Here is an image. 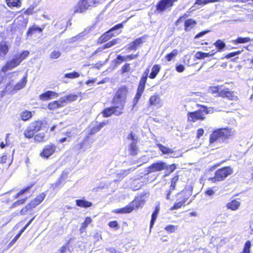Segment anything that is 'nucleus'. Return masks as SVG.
<instances>
[{
	"label": "nucleus",
	"mask_w": 253,
	"mask_h": 253,
	"mask_svg": "<svg viewBox=\"0 0 253 253\" xmlns=\"http://www.w3.org/2000/svg\"><path fill=\"white\" fill-rule=\"evenodd\" d=\"M29 53L28 50H24L17 53L14 55L13 58L8 61L6 64L1 68V72L4 73L8 70H12L14 68L17 67L23 60L28 56Z\"/></svg>",
	"instance_id": "1"
},
{
	"label": "nucleus",
	"mask_w": 253,
	"mask_h": 253,
	"mask_svg": "<svg viewBox=\"0 0 253 253\" xmlns=\"http://www.w3.org/2000/svg\"><path fill=\"white\" fill-rule=\"evenodd\" d=\"M235 133L234 130L228 128H221L214 130L210 135V143L212 144L220 138H228L233 136Z\"/></svg>",
	"instance_id": "2"
},
{
	"label": "nucleus",
	"mask_w": 253,
	"mask_h": 253,
	"mask_svg": "<svg viewBox=\"0 0 253 253\" xmlns=\"http://www.w3.org/2000/svg\"><path fill=\"white\" fill-rule=\"evenodd\" d=\"M203 109L198 110L195 112H188L187 114L188 121L195 122L197 121H203L205 119V115L213 113V109L207 108L206 106H202Z\"/></svg>",
	"instance_id": "3"
},
{
	"label": "nucleus",
	"mask_w": 253,
	"mask_h": 253,
	"mask_svg": "<svg viewBox=\"0 0 253 253\" xmlns=\"http://www.w3.org/2000/svg\"><path fill=\"white\" fill-rule=\"evenodd\" d=\"M148 192H144L135 197L134 200L127 206V213L130 212L133 210H136L140 207H142L144 205L147 198L148 197Z\"/></svg>",
	"instance_id": "4"
},
{
	"label": "nucleus",
	"mask_w": 253,
	"mask_h": 253,
	"mask_svg": "<svg viewBox=\"0 0 253 253\" xmlns=\"http://www.w3.org/2000/svg\"><path fill=\"white\" fill-rule=\"evenodd\" d=\"M233 173V169L230 167H225L218 169L215 173L214 176L212 178L214 182L223 180L228 175Z\"/></svg>",
	"instance_id": "5"
},
{
	"label": "nucleus",
	"mask_w": 253,
	"mask_h": 253,
	"mask_svg": "<svg viewBox=\"0 0 253 253\" xmlns=\"http://www.w3.org/2000/svg\"><path fill=\"white\" fill-rule=\"evenodd\" d=\"M127 139L130 141L129 145V153L131 155H136L138 154L139 149L137 143L139 141L138 137L135 133H131L127 137Z\"/></svg>",
	"instance_id": "6"
},
{
	"label": "nucleus",
	"mask_w": 253,
	"mask_h": 253,
	"mask_svg": "<svg viewBox=\"0 0 253 253\" xmlns=\"http://www.w3.org/2000/svg\"><path fill=\"white\" fill-rule=\"evenodd\" d=\"M123 27L124 26L123 24H119L116 25L111 30L107 31L105 34L101 36L99 40V42L100 43H102L109 40L113 36H115V34L117 35L120 32V31H119L118 30L123 28Z\"/></svg>",
	"instance_id": "7"
},
{
	"label": "nucleus",
	"mask_w": 253,
	"mask_h": 253,
	"mask_svg": "<svg viewBox=\"0 0 253 253\" xmlns=\"http://www.w3.org/2000/svg\"><path fill=\"white\" fill-rule=\"evenodd\" d=\"M124 110V106H117L105 109L102 112L103 116L105 118L109 117L112 114L119 116L120 115Z\"/></svg>",
	"instance_id": "8"
},
{
	"label": "nucleus",
	"mask_w": 253,
	"mask_h": 253,
	"mask_svg": "<svg viewBox=\"0 0 253 253\" xmlns=\"http://www.w3.org/2000/svg\"><path fill=\"white\" fill-rule=\"evenodd\" d=\"M126 95V88L123 87L120 88L116 92L114 98V103L116 104H120V106H125V99Z\"/></svg>",
	"instance_id": "9"
},
{
	"label": "nucleus",
	"mask_w": 253,
	"mask_h": 253,
	"mask_svg": "<svg viewBox=\"0 0 253 253\" xmlns=\"http://www.w3.org/2000/svg\"><path fill=\"white\" fill-rule=\"evenodd\" d=\"M56 151V146L52 143L46 145L40 153V156L47 159L52 155Z\"/></svg>",
	"instance_id": "10"
},
{
	"label": "nucleus",
	"mask_w": 253,
	"mask_h": 253,
	"mask_svg": "<svg viewBox=\"0 0 253 253\" xmlns=\"http://www.w3.org/2000/svg\"><path fill=\"white\" fill-rule=\"evenodd\" d=\"M177 0H160L156 5V10L159 12L165 11L173 6V3Z\"/></svg>",
	"instance_id": "11"
},
{
	"label": "nucleus",
	"mask_w": 253,
	"mask_h": 253,
	"mask_svg": "<svg viewBox=\"0 0 253 253\" xmlns=\"http://www.w3.org/2000/svg\"><path fill=\"white\" fill-rule=\"evenodd\" d=\"M219 96L222 97H226L228 99L232 100H236L238 98L235 93L233 91H229L228 88H225L221 90L219 92Z\"/></svg>",
	"instance_id": "12"
},
{
	"label": "nucleus",
	"mask_w": 253,
	"mask_h": 253,
	"mask_svg": "<svg viewBox=\"0 0 253 253\" xmlns=\"http://www.w3.org/2000/svg\"><path fill=\"white\" fill-rule=\"evenodd\" d=\"M149 105L160 108L163 106V102L159 95L155 94L151 96L149 100Z\"/></svg>",
	"instance_id": "13"
},
{
	"label": "nucleus",
	"mask_w": 253,
	"mask_h": 253,
	"mask_svg": "<svg viewBox=\"0 0 253 253\" xmlns=\"http://www.w3.org/2000/svg\"><path fill=\"white\" fill-rule=\"evenodd\" d=\"M88 7L89 6L84 0H80L74 7V12L75 13H81L86 10Z\"/></svg>",
	"instance_id": "14"
},
{
	"label": "nucleus",
	"mask_w": 253,
	"mask_h": 253,
	"mask_svg": "<svg viewBox=\"0 0 253 253\" xmlns=\"http://www.w3.org/2000/svg\"><path fill=\"white\" fill-rule=\"evenodd\" d=\"M45 196L46 194L45 193H41L29 203L30 206H32V208H35L42 202L45 198Z\"/></svg>",
	"instance_id": "15"
},
{
	"label": "nucleus",
	"mask_w": 253,
	"mask_h": 253,
	"mask_svg": "<svg viewBox=\"0 0 253 253\" xmlns=\"http://www.w3.org/2000/svg\"><path fill=\"white\" fill-rule=\"evenodd\" d=\"M166 168V164L164 162H159L152 164L149 168V172H155L165 169Z\"/></svg>",
	"instance_id": "16"
},
{
	"label": "nucleus",
	"mask_w": 253,
	"mask_h": 253,
	"mask_svg": "<svg viewBox=\"0 0 253 253\" xmlns=\"http://www.w3.org/2000/svg\"><path fill=\"white\" fill-rule=\"evenodd\" d=\"M58 96V93L52 91H47L41 94L39 96V98L41 100H48Z\"/></svg>",
	"instance_id": "17"
},
{
	"label": "nucleus",
	"mask_w": 253,
	"mask_h": 253,
	"mask_svg": "<svg viewBox=\"0 0 253 253\" xmlns=\"http://www.w3.org/2000/svg\"><path fill=\"white\" fill-rule=\"evenodd\" d=\"M9 47L4 41L0 42V59H4L8 53Z\"/></svg>",
	"instance_id": "18"
},
{
	"label": "nucleus",
	"mask_w": 253,
	"mask_h": 253,
	"mask_svg": "<svg viewBox=\"0 0 253 253\" xmlns=\"http://www.w3.org/2000/svg\"><path fill=\"white\" fill-rule=\"evenodd\" d=\"M218 1V0H197L193 6H192L190 8V10L193 11L196 8H199V6L202 5H205L209 3L214 2Z\"/></svg>",
	"instance_id": "19"
},
{
	"label": "nucleus",
	"mask_w": 253,
	"mask_h": 253,
	"mask_svg": "<svg viewBox=\"0 0 253 253\" xmlns=\"http://www.w3.org/2000/svg\"><path fill=\"white\" fill-rule=\"evenodd\" d=\"M241 205V203L239 200H233L226 204V207L228 209L232 211L237 210Z\"/></svg>",
	"instance_id": "20"
},
{
	"label": "nucleus",
	"mask_w": 253,
	"mask_h": 253,
	"mask_svg": "<svg viewBox=\"0 0 253 253\" xmlns=\"http://www.w3.org/2000/svg\"><path fill=\"white\" fill-rule=\"evenodd\" d=\"M64 105L61 98L58 101H54L49 103L48 104L47 108L50 110H54L58 108L63 107Z\"/></svg>",
	"instance_id": "21"
},
{
	"label": "nucleus",
	"mask_w": 253,
	"mask_h": 253,
	"mask_svg": "<svg viewBox=\"0 0 253 253\" xmlns=\"http://www.w3.org/2000/svg\"><path fill=\"white\" fill-rule=\"evenodd\" d=\"M142 42L141 38L137 39L130 43L129 46L127 47V49L130 50H136L140 46V44L142 43Z\"/></svg>",
	"instance_id": "22"
},
{
	"label": "nucleus",
	"mask_w": 253,
	"mask_h": 253,
	"mask_svg": "<svg viewBox=\"0 0 253 253\" xmlns=\"http://www.w3.org/2000/svg\"><path fill=\"white\" fill-rule=\"evenodd\" d=\"M78 96L76 94H70L61 98L63 105L68 102L75 101L77 99Z\"/></svg>",
	"instance_id": "23"
},
{
	"label": "nucleus",
	"mask_w": 253,
	"mask_h": 253,
	"mask_svg": "<svg viewBox=\"0 0 253 253\" xmlns=\"http://www.w3.org/2000/svg\"><path fill=\"white\" fill-rule=\"evenodd\" d=\"M160 69L161 67L159 65H154L152 68V71L149 75V78L152 79H155L159 73Z\"/></svg>",
	"instance_id": "24"
},
{
	"label": "nucleus",
	"mask_w": 253,
	"mask_h": 253,
	"mask_svg": "<svg viewBox=\"0 0 253 253\" xmlns=\"http://www.w3.org/2000/svg\"><path fill=\"white\" fill-rule=\"evenodd\" d=\"M48 138L45 136L44 132H39L34 136V140L36 142H42L47 141Z\"/></svg>",
	"instance_id": "25"
},
{
	"label": "nucleus",
	"mask_w": 253,
	"mask_h": 253,
	"mask_svg": "<svg viewBox=\"0 0 253 253\" xmlns=\"http://www.w3.org/2000/svg\"><path fill=\"white\" fill-rule=\"evenodd\" d=\"M92 220L90 217H86L84 221L82 223L79 231L81 233H83L85 232L86 228L87 226L91 222Z\"/></svg>",
	"instance_id": "26"
},
{
	"label": "nucleus",
	"mask_w": 253,
	"mask_h": 253,
	"mask_svg": "<svg viewBox=\"0 0 253 253\" xmlns=\"http://www.w3.org/2000/svg\"><path fill=\"white\" fill-rule=\"evenodd\" d=\"M196 24V21L192 19L186 20L185 21V23H184L185 30L186 31L190 30L192 28H193L195 26Z\"/></svg>",
	"instance_id": "27"
},
{
	"label": "nucleus",
	"mask_w": 253,
	"mask_h": 253,
	"mask_svg": "<svg viewBox=\"0 0 253 253\" xmlns=\"http://www.w3.org/2000/svg\"><path fill=\"white\" fill-rule=\"evenodd\" d=\"M76 204L78 206L82 208H88L91 206L92 203L84 200H76Z\"/></svg>",
	"instance_id": "28"
},
{
	"label": "nucleus",
	"mask_w": 253,
	"mask_h": 253,
	"mask_svg": "<svg viewBox=\"0 0 253 253\" xmlns=\"http://www.w3.org/2000/svg\"><path fill=\"white\" fill-rule=\"evenodd\" d=\"M27 74H26L22 80L15 85L14 89L16 90H19L23 88L25 86L27 82Z\"/></svg>",
	"instance_id": "29"
},
{
	"label": "nucleus",
	"mask_w": 253,
	"mask_h": 253,
	"mask_svg": "<svg viewBox=\"0 0 253 253\" xmlns=\"http://www.w3.org/2000/svg\"><path fill=\"white\" fill-rule=\"evenodd\" d=\"M178 179V177L177 176H174L173 178H172L171 180V185L170 186V188L169 190V192L168 193L166 198L168 200L170 199V195L171 193V191L174 190L175 187V183L177 181Z\"/></svg>",
	"instance_id": "30"
},
{
	"label": "nucleus",
	"mask_w": 253,
	"mask_h": 253,
	"mask_svg": "<svg viewBox=\"0 0 253 253\" xmlns=\"http://www.w3.org/2000/svg\"><path fill=\"white\" fill-rule=\"evenodd\" d=\"M42 123L41 121H36L33 122L30 125V127L32 128L34 131H38L42 127Z\"/></svg>",
	"instance_id": "31"
},
{
	"label": "nucleus",
	"mask_w": 253,
	"mask_h": 253,
	"mask_svg": "<svg viewBox=\"0 0 253 253\" xmlns=\"http://www.w3.org/2000/svg\"><path fill=\"white\" fill-rule=\"evenodd\" d=\"M6 1L9 7H20L21 5L20 0H6Z\"/></svg>",
	"instance_id": "32"
},
{
	"label": "nucleus",
	"mask_w": 253,
	"mask_h": 253,
	"mask_svg": "<svg viewBox=\"0 0 253 253\" xmlns=\"http://www.w3.org/2000/svg\"><path fill=\"white\" fill-rule=\"evenodd\" d=\"M157 146L159 147V149L162 151V152L164 154H167L169 153H173V151L168 148L165 146H164L161 144H157Z\"/></svg>",
	"instance_id": "33"
},
{
	"label": "nucleus",
	"mask_w": 253,
	"mask_h": 253,
	"mask_svg": "<svg viewBox=\"0 0 253 253\" xmlns=\"http://www.w3.org/2000/svg\"><path fill=\"white\" fill-rule=\"evenodd\" d=\"M251 41V39L249 37H238L236 40L233 41L234 44L244 43H247Z\"/></svg>",
	"instance_id": "34"
},
{
	"label": "nucleus",
	"mask_w": 253,
	"mask_h": 253,
	"mask_svg": "<svg viewBox=\"0 0 253 253\" xmlns=\"http://www.w3.org/2000/svg\"><path fill=\"white\" fill-rule=\"evenodd\" d=\"M32 116V113L30 111H24L21 113L20 117L23 121H26L29 120Z\"/></svg>",
	"instance_id": "35"
},
{
	"label": "nucleus",
	"mask_w": 253,
	"mask_h": 253,
	"mask_svg": "<svg viewBox=\"0 0 253 253\" xmlns=\"http://www.w3.org/2000/svg\"><path fill=\"white\" fill-rule=\"evenodd\" d=\"M178 51L177 49L173 50L171 52L167 55L165 57L167 60L169 62L173 59L178 54Z\"/></svg>",
	"instance_id": "36"
},
{
	"label": "nucleus",
	"mask_w": 253,
	"mask_h": 253,
	"mask_svg": "<svg viewBox=\"0 0 253 253\" xmlns=\"http://www.w3.org/2000/svg\"><path fill=\"white\" fill-rule=\"evenodd\" d=\"M149 72V69H147L145 71V72L143 73L142 77L140 81L139 84L144 85H145Z\"/></svg>",
	"instance_id": "37"
},
{
	"label": "nucleus",
	"mask_w": 253,
	"mask_h": 253,
	"mask_svg": "<svg viewBox=\"0 0 253 253\" xmlns=\"http://www.w3.org/2000/svg\"><path fill=\"white\" fill-rule=\"evenodd\" d=\"M24 135L27 138H32L34 135V131L31 127L27 129L24 132Z\"/></svg>",
	"instance_id": "38"
},
{
	"label": "nucleus",
	"mask_w": 253,
	"mask_h": 253,
	"mask_svg": "<svg viewBox=\"0 0 253 253\" xmlns=\"http://www.w3.org/2000/svg\"><path fill=\"white\" fill-rule=\"evenodd\" d=\"M141 96V95H139L137 94H135V96L133 98V102H132V103H133L132 107V110L136 111L137 110V107H136V105L137 103H138V101Z\"/></svg>",
	"instance_id": "39"
},
{
	"label": "nucleus",
	"mask_w": 253,
	"mask_h": 253,
	"mask_svg": "<svg viewBox=\"0 0 253 253\" xmlns=\"http://www.w3.org/2000/svg\"><path fill=\"white\" fill-rule=\"evenodd\" d=\"M80 76L79 73L77 72L65 74L64 77L69 79H75Z\"/></svg>",
	"instance_id": "40"
},
{
	"label": "nucleus",
	"mask_w": 253,
	"mask_h": 253,
	"mask_svg": "<svg viewBox=\"0 0 253 253\" xmlns=\"http://www.w3.org/2000/svg\"><path fill=\"white\" fill-rule=\"evenodd\" d=\"M215 46L220 51L225 47V43L221 40H218L214 43Z\"/></svg>",
	"instance_id": "41"
},
{
	"label": "nucleus",
	"mask_w": 253,
	"mask_h": 253,
	"mask_svg": "<svg viewBox=\"0 0 253 253\" xmlns=\"http://www.w3.org/2000/svg\"><path fill=\"white\" fill-rule=\"evenodd\" d=\"M33 209L34 208H32V206H30V203H29L21 209V210L20 211V214L25 215L27 213L28 211L31 210Z\"/></svg>",
	"instance_id": "42"
},
{
	"label": "nucleus",
	"mask_w": 253,
	"mask_h": 253,
	"mask_svg": "<svg viewBox=\"0 0 253 253\" xmlns=\"http://www.w3.org/2000/svg\"><path fill=\"white\" fill-rule=\"evenodd\" d=\"M195 56L197 59H203L205 57H209V54L208 53L199 51L195 53Z\"/></svg>",
	"instance_id": "43"
},
{
	"label": "nucleus",
	"mask_w": 253,
	"mask_h": 253,
	"mask_svg": "<svg viewBox=\"0 0 253 253\" xmlns=\"http://www.w3.org/2000/svg\"><path fill=\"white\" fill-rule=\"evenodd\" d=\"M33 186V185H31L30 186H27V187L22 189L20 191H19L15 196V198H17L19 196L23 195L26 193L28 192L30 189L31 188V187Z\"/></svg>",
	"instance_id": "44"
},
{
	"label": "nucleus",
	"mask_w": 253,
	"mask_h": 253,
	"mask_svg": "<svg viewBox=\"0 0 253 253\" xmlns=\"http://www.w3.org/2000/svg\"><path fill=\"white\" fill-rule=\"evenodd\" d=\"M118 39H114L112 40L111 42H109L107 43H106L105 44H104L103 49L110 48L113 45H114L118 43Z\"/></svg>",
	"instance_id": "45"
},
{
	"label": "nucleus",
	"mask_w": 253,
	"mask_h": 253,
	"mask_svg": "<svg viewBox=\"0 0 253 253\" xmlns=\"http://www.w3.org/2000/svg\"><path fill=\"white\" fill-rule=\"evenodd\" d=\"M61 55V53L59 51L54 50L50 54V57L52 59H57Z\"/></svg>",
	"instance_id": "46"
},
{
	"label": "nucleus",
	"mask_w": 253,
	"mask_h": 253,
	"mask_svg": "<svg viewBox=\"0 0 253 253\" xmlns=\"http://www.w3.org/2000/svg\"><path fill=\"white\" fill-rule=\"evenodd\" d=\"M165 229L169 233H172L175 231L176 229H177V226H175L172 225H169L167 226Z\"/></svg>",
	"instance_id": "47"
},
{
	"label": "nucleus",
	"mask_w": 253,
	"mask_h": 253,
	"mask_svg": "<svg viewBox=\"0 0 253 253\" xmlns=\"http://www.w3.org/2000/svg\"><path fill=\"white\" fill-rule=\"evenodd\" d=\"M35 8V5H31L24 11V13L27 15L32 14L34 12Z\"/></svg>",
	"instance_id": "48"
},
{
	"label": "nucleus",
	"mask_w": 253,
	"mask_h": 253,
	"mask_svg": "<svg viewBox=\"0 0 253 253\" xmlns=\"http://www.w3.org/2000/svg\"><path fill=\"white\" fill-rule=\"evenodd\" d=\"M185 201H181V202L176 203L174 205V206L171 208L170 210L171 211H172V210H177V209L180 208L185 203Z\"/></svg>",
	"instance_id": "49"
},
{
	"label": "nucleus",
	"mask_w": 253,
	"mask_h": 253,
	"mask_svg": "<svg viewBox=\"0 0 253 253\" xmlns=\"http://www.w3.org/2000/svg\"><path fill=\"white\" fill-rule=\"evenodd\" d=\"M251 247V243L249 241L246 242L243 252L242 253H250V248Z\"/></svg>",
	"instance_id": "50"
},
{
	"label": "nucleus",
	"mask_w": 253,
	"mask_h": 253,
	"mask_svg": "<svg viewBox=\"0 0 253 253\" xmlns=\"http://www.w3.org/2000/svg\"><path fill=\"white\" fill-rule=\"evenodd\" d=\"M158 213L157 212V211H154L153 213H152V218H151V222H150V228H152V227L153 226V225L157 217Z\"/></svg>",
	"instance_id": "51"
},
{
	"label": "nucleus",
	"mask_w": 253,
	"mask_h": 253,
	"mask_svg": "<svg viewBox=\"0 0 253 253\" xmlns=\"http://www.w3.org/2000/svg\"><path fill=\"white\" fill-rule=\"evenodd\" d=\"M144 88H145L144 85L139 84V86L138 87V88H137V92L136 94H137L141 96L143 91L144 90Z\"/></svg>",
	"instance_id": "52"
},
{
	"label": "nucleus",
	"mask_w": 253,
	"mask_h": 253,
	"mask_svg": "<svg viewBox=\"0 0 253 253\" xmlns=\"http://www.w3.org/2000/svg\"><path fill=\"white\" fill-rule=\"evenodd\" d=\"M108 225L111 228H115L116 230H117L119 228L118 224L117 221H110Z\"/></svg>",
	"instance_id": "53"
},
{
	"label": "nucleus",
	"mask_w": 253,
	"mask_h": 253,
	"mask_svg": "<svg viewBox=\"0 0 253 253\" xmlns=\"http://www.w3.org/2000/svg\"><path fill=\"white\" fill-rule=\"evenodd\" d=\"M176 166L175 164H172L169 166L166 165V168L165 169L169 171L170 172H173L176 169Z\"/></svg>",
	"instance_id": "54"
},
{
	"label": "nucleus",
	"mask_w": 253,
	"mask_h": 253,
	"mask_svg": "<svg viewBox=\"0 0 253 253\" xmlns=\"http://www.w3.org/2000/svg\"><path fill=\"white\" fill-rule=\"evenodd\" d=\"M113 212L117 213H125L126 212V208L116 209L113 211Z\"/></svg>",
	"instance_id": "55"
},
{
	"label": "nucleus",
	"mask_w": 253,
	"mask_h": 253,
	"mask_svg": "<svg viewBox=\"0 0 253 253\" xmlns=\"http://www.w3.org/2000/svg\"><path fill=\"white\" fill-rule=\"evenodd\" d=\"M241 53V51H236V52H232V53H230L229 54H228L227 55H226L225 56V57L227 59L228 58H230L231 57H232L233 56H235L236 55H239L240 54V53Z\"/></svg>",
	"instance_id": "56"
},
{
	"label": "nucleus",
	"mask_w": 253,
	"mask_h": 253,
	"mask_svg": "<svg viewBox=\"0 0 253 253\" xmlns=\"http://www.w3.org/2000/svg\"><path fill=\"white\" fill-rule=\"evenodd\" d=\"M84 1L89 7L93 6L96 2H98L97 0H84Z\"/></svg>",
	"instance_id": "57"
},
{
	"label": "nucleus",
	"mask_w": 253,
	"mask_h": 253,
	"mask_svg": "<svg viewBox=\"0 0 253 253\" xmlns=\"http://www.w3.org/2000/svg\"><path fill=\"white\" fill-rule=\"evenodd\" d=\"M185 70V67L183 65L180 64L176 67V70L179 73L183 72Z\"/></svg>",
	"instance_id": "58"
},
{
	"label": "nucleus",
	"mask_w": 253,
	"mask_h": 253,
	"mask_svg": "<svg viewBox=\"0 0 253 253\" xmlns=\"http://www.w3.org/2000/svg\"><path fill=\"white\" fill-rule=\"evenodd\" d=\"M220 86H213L211 87L210 88L211 91L212 93L215 92H219L221 90H220Z\"/></svg>",
	"instance_id": "59"
},
{
	"label": "nucleus",
	"mask_w": 253,
	"mask_h": 253,
	"mask_svg": "<svg viewBox=\"0 0 253 253\" xmlns=\"http://www.w3.org/2000/svg\"><path fill=\"white\" fill-rule=\"evenodd\" d=\"M94 239L96 240V241H99V240H100L101 239V232H99V231H97L94 235L93 236Z\"/></svg>",
	"instance_id": "60"
},
{
	"label": "nucleus",
	"mask_w": 253,
	"mask_h": 253,
	"mask_svg": "<svg viewBox=\"0 0 253 253\" xmlns=\"http://www.w3.org/2000/svg\"><path fill=\"white\" fill-rule=\"evenodd\" d=\"M214 193L215 191L212 188H210L205 192L206 195L208 196H212Z\"/></svg>",
	"instance_id": "61"
},
{
	"label": "nucleus",
	"mask_w": 253,
	"mask_h": 253,
	"mask_svg": "<svg viewBox=\"0 0 253 253\" xmlns=\"http://www.w3.org/2000/svg\"><path fill=\"white\" fill-rule=\"evenodd\" d=\"M204 132V130L203 128H199L197 130V138H199L201 137Z\"/></svg>",
	"instance_id": "62"
},
{
	"label": "nucleus",
	"mask_w": 253,
	"mask_h": 253,
	"mask_svg": "<svg viewBox=\"0 0 253 253\" xmlns=\"http://www.w3.org/2000/svg\"><path fill=\"white\" fill-rule=\"evenodd\" d=\"M125 58L124 57H122L120 55H119L116 60V62L117 63V64H121L123 61H125Z\"/></svg>",
	"instance_id": "63"
},
{
	"label": "nucleus",
	"mask_w": 253,
	"mask_h": 253,
	"mask_svg": "<svg viewBox=\"0 0 253 253\" xmlns=\"http://www.w3.org/2000/svg\"><path fill=\"white\" fill-rule=\"evenodd\" d=\"M67 251V247L66 246L61 247L58 251V253H65Z\"/></svg>",
	"instance_id": "64"
}]
</instances>
